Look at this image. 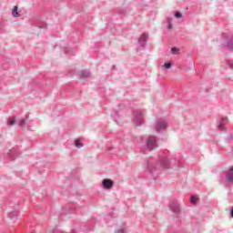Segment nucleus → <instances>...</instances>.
<instances>
[{
    "mask_svg": "<svg viewBox=\"0 0 233 233\" xmlns=\"http://www.w3.org/2000/svg\"><path fill=\"white\" fill-rule=\"evenodd\" d=\"M103 185L104 188H112V187H114V183L108 178L103 180Z\"/></svg>",
    "mask_w": 233,
    "mask_h": 233,
    "instance_id": "f257e3e1",
    "label": "nucleus"
},
{
    "mask_svg": "<svg viewBox=\"0 0 233 233\" xmlns=\"http://www.w3.org/2000/svg\"><path fill=\"white\" fill-rule=\"evenodd\" d=\"M147 147H149V150H154V148L156 147V139L150 138L147 141Z\"/></svg>",
    "mask_w": 233,
    "mask_h": 233,
    "instance_id": "f03ea898",
    "label": "nucleus"
},
{
    "mask_svg": "<svg viewBox=\"0 0 233 233\" xmlns=\"http://www.w3.org/2000/svg\"><path fill=\"white\" fill-rule=\"evenodd\" d=\"M19 9V7L17 5H15L13 10H12V14H13V17H20L21 15H19V12H17V10Z\"/></svg>",
    "mask_w": 233,
    "mask_h": 233,
    "instance_id": "7ed1b4c3",
    "label": "nucleus"
},
{
    "mask_svg": "<svg viewBox=\"0 0 233 233\" xmlns=\"http://www.w3.org/2000/svg\"><path fill=\"white\" fill-rule=\"evenodd\" d=\"M167 128V123L165 122H159L157 126V130H165Z\"/></svg>",
    "mask_w": 233,
    "mask_h": 233,
    "instance_id": "20e7f679",
    "label": "nucleus"
},
{
    "mask_svg": "<svg viewBox=\"0 0 233 233\" xmlns=\"http://www.w3.org/2000/svg\"><path fill=\"white\" fill-rule=\"evenodd\" d=\"M147 39H148V35L146 34V33H144V34L141 35L139 40H140V41H147Z\"/></svg>",
    "mask_w": 233,
    "mask_h": 233,
    "instance_id": "39448f33",
    "label": "nucleus"
},
{
    "mask_svg": "<svg viewBox=\"0 0 233 233\" xmlns=\"http://www.w3.org/2000/svg\"><path fill=\"white\" fill-rule=\"evenodd\" d=\"M171 52H172L173 56H177V54H179V49H177L176 47H172Z\"/></svg>",
    "mask_w": 233,
    "mask_h": 233,
    "instance_id": "423d86ee",
    "label": "nucleus"
},
{
    "mask_svg": "<svg viewBox=\"0 0 233 233\" xmlns=\"http://www.w3.org/2000/svg\"><path fill=\"white\" fill-rule=\"evenodd\" d=\"M75 145L77 148H81V147H83V144H81V141L79 140H76Z\"/></svg>",
    "mask_w": 233,
    "mask_h": 233,
    "instance_id": "0eeeda50",
    "label": "nucleus"
},
{
    "mask_svg": "<svg viewBox=\"0 0 233 233\" xmlns=\"http://www.w3.org/2000/svg\"><path fill=\"white\" fill-rule=\"evenodd\" d=\"M163 66L165 68H167V70H169V68H172V64L171 63H165Z\"/></svg>",
    "mask_w": 233,
    "mask_h": 233,
    "instance_id": "6e6552de",
    "label": "nucleus"
},
{
    "mask_svg": "<svg viewBox=\"0 0 233 233\" xmlns=\"http://www.w3.org/2000/svg\"><path fill=\"white\" fill-rule=\"evenodd\" d=\"M80 76H81L82 77H88L89 74H88V72L82 71V72H80Z\"/></svg>",
    "mask_w": 233,
    "mask_h": 233,
    "instance_id": "1a4fd4ad",
    "label": "nucleus"
},
{
    "mask_svg": "<svg viewBox=\"0 0 233 233\" xmlns=\"http://www.w3.org/2000/svg\"><path fill=\"white\" fill-rule=\"evenodd\" d=\"M175 17H177V19H181L183 17V14L177 12L175 14Z\"/></svg>",
    "mask_w": 233,
    "mask_h": 233,
    "instance_id": "9d476101",
    "label": "nucleus"
},
{
    "mask_svg": "<svg viewBox=\"0 0 233 233\" xmlns=\"http://www.w3.org/2000/svg\"><path fill=\"white\" fill-rule=\"evenodd\" d=\"M25 125H26V120H25V119L20 120V127H21L22 128H24Z\"/></svg>",
    "mask_w": 233,
    "mask_h": 233,
    "instance_id": "9b49d317",
    "label": "nucleus"
},
{
    "mask_svg": "<svg viewBox=\"0 0 233 233\" xmlns=\"http://www.w3.org/2000/svg\"><path fill=\"white\" fill-rule=\"evenodd\" d=\"M9 125H15V118L9 119Z\"/></svg>",
    "mask_w": 233,
    "mask_h": 233,
    "instance_id": "f8f14e48",
    "label": "nucleus"
},
{
    "mask_svg": "<svg viewBox=\"0 0 233 233\" xmlns=\"http://www.w3.org/2000/svg\"><path fill=\"white\" fill-rule=\"evenodd\" d=\"M198 201V198L196 197H191V203H196Z\"/></svg>",
    "mask_w": 233,
    "mask_h": 233,
    "instance_id": "ddd939ff",
    "label": "nucleus"
},
{
    "mask_svg": "<svg viewBox=\"0 0 233 233\" xmlns=\"http://www.w3.org/2000/svg\"><path fill=\"white\" fill-rule=\"evenodd\" d=\"M167 28H168L169 30L172 29V24H171L170 22H168Z\"/></svg>",
    "mask_w": 233,
    "mask_h": 233,
    "instance_id": "4468645a",
    "label": "nucleus"
},
{
    "mask_svg": "<svg viewBox=\"0 0 233 233\" xmlns=\"http://www.w3.org/2000/svg\"><path fill=\"white\" fill-rule=\"evenodd\" d=\"M223 127V124H220L219 126H218V128H221Z\"/></svg>",
    "mask_w": 233,
    "mask_h": 233,
    "instance_id": "2eb2a0df",
    "label": "nucleus"
}]
</instances>
